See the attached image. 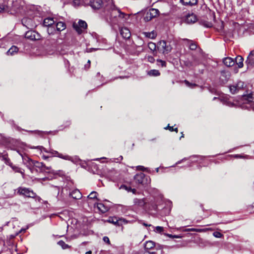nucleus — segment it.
<instances>
[{"mask_svg": "<svg viewBox=\"0 0 254 254\" xmlns=\"http://www.w3.org/2000/svg\"><path fill=\"white\" fill-rule=\"evenodd\" d=\"M17 193L20 195L28 197L33 198L35 196V193L32 190L27 188H19L18 189Z\"/></svg>", "mask_w": 254, "mask_h": 254, "instance_id": "obj_7", "label": "nucleus"}, {"mask_svg": "<svg viewBox=\"0 0 254 254\" xmlns=\"http://www.w3.org/2000/svg\"><path fill=\"white\" fill-rule=\"evenodd\" d=\"M166 128L169 129L171 131H175L176 132H178V128L176 127L175 128H174L173 127H170L169 125Z\"/></svg>", "mask_w": 254, "mask_h": 254, "instance_id": "obj_46", "label": "nucleus"}, {"mask_svg": "<svg viewBox=\"0 0 254 254\" xmlns=\"http://www.w3.org/2000/svg\"><path fill=\"white\" fill-rule=\"evenodd\" d=\"M244 86V82L239 81L236 84L230 85L229 87L230 92L232 94L236 93L239 90L243 88Z\"/></svg>", "mask_w": 254, "mask_h": 254, "instance_id": "obj_9", "label": "nucleus"}, {"mask_svg": "<svg viewBox=\"0 0 254 254\" xmlns=\"http://www.w3.org/2000/svg\"><path fill=\"white\" fill-rule=\"evenodd\" d=\"M184 82L185 83V84H186L187 86H188L189 87L192 88L197 86V84H196L195 83H190L189 81H188L187 80H185L184 81Z\"/></svg>", "mask_w": 254, "mask_h": 254, "instance_id": "obj_38", "label": "nucleus"}, {"mask_svg": "<svg viewBox=\"0 0 254 254\" xmlns=\"http://www.w3.org/2000/svg\"><path fill=\"white\" fill-rule=\"evenodd\" d=\"M244 1V0H238V2H240V4H241Z\"/></svg>", "mask_w": 254, "mask_h": 254, "instance_id": "obj_54", "label": "nucleus"}, {"mask_svg": "<svg viewBox=\"0 0 254 254\" xmlns=\"http://www.w3.org/2000/svg\"><path fill=\"white\" fill-rule=\"evenodd\" d=\"M58 244L60 245L63 249H66L68 248L69 247L68 245L65 244L64 242L62 240H61L58 242Z\"/></svg>", "mask_w": 254, "mask_h": 254, "instance_id": "obj_34", "label": "nucleus"}, {"mask_svg": "<svg viewBox=\"0 0 254 254\" xmlns=\"http://www.w3.org/2000/svg\"><path fill=\"white\" fill-rule=\"evenodd\" d=\"M164 231V228L162 227L157 226L155 228L154 231L156 233H161Z\"/></svg>", "mask_w": 254, "mask_h": 254, "instance_id": "obj_40", "label": "nucleus"}, {"mask_svg": "<svg viewBox=\"0 0 254 254\" xmlns=\"http://www.w3.org/2000/svg\"><path fill=\"white\" fill-rule=\"evenodd\" d=\"M213 235L216 238H221L223 236V235L221 233H220L219 232H217V231L214 232L213 233Z\"/></svg>", "mask_w": 254, "mask_h": 254, "instance_id": "obj_43", "label": "nucleus"}, {"mask_svg": "<svg viewBox=\"0 0 254 254\" xmlns=\"http://www.w3.org/2000/svg\"><path fill=\"white\" fill-rule=\"evenodd\" d=\"M55 23V21L53 18H45L43 22V24L45 26H50Z\"/></svg>", "mask_w": 254, "mask_h": 254, "instance_id": "obj_27", "label": "nucleus"}, {"mask_svg": "<svg viewBox=\"0 0 254 254\" xmlns=\"http://www.w3.org/2000/svg\"><path fill=\"white\" fill-rule=\"evenodd\" d=\"M103 240L104 241V242H105L107 244H108V245L111 244L110 241L109 240V238L108 237H107V236L104 237L103 238Z\"/></svg>", "mask_w": 254, "mask_h": 254, "instance_id": "obj_47", "label": "nucleus"}, {"mask_svg": "<svg viewBox=\"0 0 254 254\" xmlns=\"http://www.w3.org/2000/svg\"><path fill=\"white\" fill-rule=\"evenodd\" d=\"M157 62L160 63L162 67H165L166 66V63L162 60L158 59L157 60Z\"/></svg>", "mask_w": 254, "mask_h": 254, "instance_id": "obj_45", "label": "nucleus"}, {"mask_svg": "<svg viewBox=\"0 0 254 254\" xmlns=\"http://www.w3.org/2000/svg\"><path fill=\"white\" fill-rule=\"evenodd\" d=\"M182 137H184V134L182 133V135L181 136V137H180V138H181Z\"/></svg>", "mask_w": 254, "mask_h": 254, "instance_id": "obj_61", "label": "nucleus"}, {"mask_svg": "<svg viewBox=\"0 0 254 254\" xmlns=\"http://www.w3.org/2000/svg\"><path fill=\"white\" fill-rule=\"evenodd\" d=\"M73 3L75 6H79L80 5H86L82 0H74Z\"/></svg>", "mask_w": 254, "mask_h": 254, "instance_id": "obj_35", "label": "nucleus"}, {"mask_svg": "<svg viewBox=\"0 0 254 254\" xmlns=\"http://www.w3.org/2000/svg\"><path fill=\"white\" fill-rule=\"evenodd\" d=\"M49 153L52 154V155L57 156L59 158L65 159V160H70V157L68 155H63L62 154L59 153L58 151L54 150L53 149H51L49 151Z\"/></svg>", "mask_w": 254, "mask_h": 254, "instance_id": "obj_17", "label": "nucleus"}, {"mask_svg": "<svg viewBox=\"0 0 254 254\" xmlns=\"http://www.w3.org/2000/svg\"><path fill=\"white\" fill-rule=\"evenodd\" d=\"M86 254H91V251H88L86 253Z\"/></svg>", "mask_w": 254, "mask_h": 254, "instance_id": "obj_58", "label": "nucleus"}, {"mask_svg": "<svg viewBox=\"0 0 254 254\" xmlns=\"http://www.w3.org/2000/svg\"><path fill=\"white\" fill-rule=\"evenodd\" d=\"M22 24L28 29H33L35 27V24L31 18L24 17L22 19Z\"/></svg>", "mask_w": 254, "mask_h": 254, "instance_id": "obj_11", "label": "nucleus"}, {"mask_svg": "<svg viewBox=\"0 0 254 254\" xmlns=\"http://www.w3.org/2000/svg\"><path fill=\"white\" fill-rule=\"evenodd\" d=\"M9 165L11 167V168L15 172L20 173L21 174H24L23 172H22L21 169L17 166L12 165V163H9Z\"/></svg>", "mask_w": 254, "mask_h": 254, "instance_id": "obj_33", "label": "nucleus"}, {"mask_svg": "<svg viewBox=\"0 0 254 254\" xmlns=\"http://www.w3.org/2000/svg\"><path fill=\"white\" fill-rule=\"evenodd\" d=\"M34 148H37V149H39L40 151H44V152H47V153H49V151H48L45 148H44L43 146H38L37 147H34Z\"/></svg>", "mask_w": 254, "mask_h": 254, "instance_id": "obj_42", "label": "nucleus"}, {"mask_svg": "<svg viewBox=\"0 0 254 254\" xmlns=\"http://www.w3.org/2000/svg\"><path fill=\"white\" fill-rule=\"evenodd\" d=\"M155 243L151 241H147L144 245V248L146 250H150L155 247Z\"/></svg>", "mask_w": 254, "mask_h": 254, "instance_id": "obj_30", "label": "nucleus"}, {"mask_svg": "<svg viewBox=\"0 0 254 254\" xmlns=\"http://www.w3.org/2000/svg\"><path fill=\"white\" fill-rule=\"evenodd\" d=\"M148 74L151 76H157L160 75V73L158 70L152 69L148 71Z\"/></svg>", "mask_w": 254, "mask_h": 254, "instance_id": "obj_32", "label": "nucleus"}, {"mask_svg": "<svg viewBox=\"0 0 254 254\" xmlns=\"http://www.w3.org/2000/svg\"><path fill=\"white\" fill-rule=\"evenodd\" d=\"M243 100L248 102H252L254 101V93H251L247 95H245L243 97Z\"/></svg>", "mask_w": 254, "mask_h": 254, "instance_id": "obj_24", "label": "nucleus"}, {"mask_svg": "<svg viewBox=\"0 0 254 254\" xmlns=\"http://www.w3.org/2000/svg\"><path fill=\"white\" fill-rule=\"evenodd\" d=\"M18 51V48L15 46H12L6 52L8 56H12L17 53Z\"/></svg>", "mask_w": 254, "mask_h": 254, "instance_id": "obj_25", "label": "nucleus"}, {"mask_svg": "<svg viewBox=\"0 0 254 254\" xmlns=\"http://www.w3.org/2000/svg\"><path fill=\"white\" fill-rule=\"evenodd\" d=\"M97 208L102 213H105L108 210V207L101 203H97Z\"/></svg>", "mask_w": 254, "mask_h": 254, "instance_id": "obj_29", "label": "nucleus"}, {"mask_svg": "<svg viewBox=\"0 0 254 254\" xmlns=\"http://www.w3.org/2000/svg\"><path fill=\"white\" fill-rule=\"evenodd\" d=\"M42 158H43V159H44V160H46V159H47L49 158V157H48V156H45V155H42Z\"/></svg>", "mask_w": 254, "mask_h": 254, "instance_id": "obj_51", "label": "nucleus"}, {"mask_svg": "<svg viewBox=\"0 0 254 254\" xmlns=\"http://www.w3.org/2000/svg\"><path fill=\"white\" fill-rule=\"evenodd\" d=\"M159 48L163 50V53L164 54H168L171 52L172 47L170 45H167L165 41H161L158 43Z\"/></svg>", "mask_w": 254, "mask_h": 254, "instance_id": "obj_10", "label": "nucleus"}, {"mask_svg": "<svg viewBox=\"0 0 254 254\" xmlns=\"http://www.w3.org/2000/svg\"><path fill=\"white\" fill-rule=\"evenodd\" d=\"M159 11L157 9L151 8L148 11L144 19L145 21H149L159 15Z\"/></svg>", "mask_w": 254, "mask_h": 254, "instance_id": "obj_5", "label": "nucleus"}, {"mask_svg": "<svg viewBox=\"0 0 254 254\" xmlns=\"http://www.w3.org/2000/svg\"><path fill=\"white\" fill-rule=\"evenodd\" d=\"M27 162L29 163V165L35 168L37 172H48L47 171H50L51 169V167L46 166L43 163L33 160L28 157L27 158Z\"/></svg>", "mask_w": 254, "mask_h": 254, "instance_id": "obj_2", "label": "nucleus"}, {"mask_svg": "<svg viewBox=\"0 0 254 254\" xmlns=\"http://www.w3.org/2000/svg\"><path fill=\"white\" fill-rule=\"evenodd\" d=\"M235 158H244V157H243V156H241L240 155H238V154L236 155L235 156Z\"/></svg>", "mask_w": 254, "mask_h": 254, "instance_id": "obj_50", "label": "nucleus"}, {"mask_svg": "<svg viewBox=\"0 0 254 254\" xmlns=\"http://www.w3.org/2000/svg\"><path fill=\"white\" fill-rule=\"evenodd\" d=\"M223 63L227 66H232L235 64V61L233 59L230 57H227L223 59Z\"/></svg>", "mask_w": 254, "mask_h": 254, "instance_id": "obj_21", "label": "nucleus"}, {"mask_svg": "<svg viewBox=\"0 0 254 254\" xmlns=\"http://www.w3.org/2000/svg\"><path fill=\"white\" fill-rule=\"evenodd\" d=\"M197 21L196 16L193 14H189L186 18V22L188 24H192L195 23Z\"/></svg>", "mask_w": 254, "mask_h": 254, "instance_id": "obj_16", "label": "nucleus"}, {"mask_svg": "<svg viewBox=\"0 0 254 254\" xmlns=\"http://www.w3.org/2000/svg\"><path fill=\"white\" fill-rule=\"evenodd\" d=\"M167 236H168L169 237H173V236L172 235H170V234H167Z\"/></svg>", "mask_w": 254, "mask_h": 254, "instance_id": "obj_59", "label": "nucleus"}, {"mask_svg": "<svg viewBox=\"0 0 254 254\" xmlns=\"http://www.w3.org/2000/svg\"><path fill=\"white\" fill-rule=\"evenodd\" d=\"M25 37L30 40H39L41 39V36L35 31H28L26 32Z\"/></svg>", "mask_w": 254, "mask_h": 254, "instance_id": "obj_6", "label": "nucleus"}, {"mask_svg": "<svg viewBox=\"0 0 254 254\" xmlns=\"http://www.w3.org/2000/svg\"><path fill=\"white\" fill-rule=\"evenodd\" d=\"M73 27L78 34H81L87 27V24L85 21L79 20L77 23H73Z\"/></svg>", "mask_w": 254, "mask_h": 254, "instance_id": "obj_3", "label": "nucleus"}, {"mask_svg": "<svg viewBox=\"0 0 254 254\" xmlns=\"http://www.w3.org/2000/svg\"><path fill=\"white\" fill-rule=\"evenodd\" d=\"M86 5L90 6L94 9H100L103 4L102 0H82Z\"/></svg>", "mask_w": 254, "mask_h": 254, "instance_id": "obj_4", "label": "nucleus"}, {"mask_svg": "<svg viewBox=\"0 0 254 254\" xmlns=\"http://www.w3.org/2000/svg\"><path fill=\"white\" fill-rule=\"evenodd\" d=\"M183 5L186 6H192L196 5L197 3V0H180Z\"/></svg>", "mask_w": 254, "mask_h": 254, "instance_id": "obj_20", "label": "nucleus"}, {"mask_svg": "<svg viewBox=\"0 0 254 254\" xmlns=\"http://www.w3.org/2000/svg\"><path fill=\"white\" fill-rule=\"evenodd\" d=\"M70 195L74 199H79L82 197V194L78 190H74L70 193Z\"/></svg>", "mask_w": 254, "mask_h": 254, "instance_id": "obj_19", "label": "nucleus"}, {"mask_svg": "<svg viewBox=\"0 0 254 254\" xmlns=\"http://www.w3.org/2000/svg\"><path fill=\"white\" fill-rule=\"evenodd\" d=\"M186 65L190 67L193 65V64L190 62H186Z\"/></svg>", "mask_w": 254, "mask_h": 254, "instance_id": "obj_49", "label": "nucleus"}, {"mask_svg": "<svg viewBox=\"0 0 254 254\" xmlns=\"http://www.w3.org/2000/svg\"><path fill=\"white\" fill-rule=\"evenodd\" d=\"M139 167L141 170H143L144 169V167L143 166H139Z\"/></svg>", "mask_w": 254, "mask_h": 254, "instance_id": "obj_57", "label": "nucleus"}, {"mask_svg": "<svg viewBox=\"0 0 254 254\" xmlns=\"http://www.w3.org/2000/svg\"><path fill=\"white\" fill-rule=\"evenodd\" d=\"M133 194H135L136 193V190L135 189H131V191Z\"/></svg>", "mask_w": 254, "mask_h": 254, "instance_id": "obj_52", "label": "nucleus"}, {"mask_svg": "<svg viewBox=\"0 0 254 254\" xmlns=\"http://www.w3.org/2000/svg\"><path fill=\"white\" fill-rule=\"evenodd\" d=\"M10 5H8V1L7 2V5L5 4V2L3 3L0 4V12H9L10 11Z\"/></svg>", "mask_w": 254, "mask_h": 254, "instance_id": "obj_23", "label": "nucleus"}, {"mask_svg": "<svg viewBox=\"0 0 254 254\" xmlns=\"http://www.w3.org/2000/svg\"><path fill=\"white\" fill-rule=\"evenodd\" d=\"M147 60H148V62H149L151 63H153L155 62L154 58L151 56H148Z\"/></svg>", "mask_w": 254, "mask_h": 254, "instance_id": "obj_48", "label": "nucleus"}, {"mask_svg": "<svg viewBox=\"0 0 254 254\" xmlns=\"http://www.w3.org/2000/svg\"><path fill=\"white\" fill-rule=\"evenodd\" d=\"M120 189H124L127 191L128 192H129L131 191V188L129 186H127L125 185H122L120 187Z\"/></svg>", "mask_w": 254, "mask_h": 254, "instance_id": "obj_39", "label": "nucleus"}, {"mask_svg": "<svg viewBox=\"0 0 254 254\" xmlns=\"http://www.w3.org/2000/svg\"><path fill=\"white\" fill-rule=\"evenodd\" d=\"M59 175H63L62 172H61L60 171Z\"/></svg>", "mask_w": 254, "mask_h": 254, "instance_id": "obj_60", "label": "nucleus"}, {"mask_svg": "<svg viewBox=\"0 0 254 254\" xmlns=\"http://www.w3.org/2000/svg\"><path fill=\"white\" fill-rule=\"evenodd\" d=\"M125 14L122 12L119 9L113 10L111 12V16L114 17H119L120 18H123Z\"/></svg>", "mask_w": 254, "mask_h": 254, "instance_id": "obj_22", "label": "nucleus"}, {"mask_svg": "<svg viewBox=\"0 0 254 254\" xmlns=\"http://www.w3.org/2000/svg\"><path fill=\"white\" fill-rule=\"evenodd\" d=\"M134 254H143V252H136Z\"/></svg>", "mask_w": 254, "mask_h": 254, "instance_id": "obj_56", "label": "nucleus"}, {"mask_svg": "<svg viewBox=\"0 0 254 254\" xmlns=\"http://www.w3.org/2000/svg\"><path fill=\"white\" fill-rule=\"evenodd\" d=\"M97 192L96 191L91 192L88 196V198L89 199H93L97 198Z\"/></svg>", "mask_w": 254, "mask_h": 254, "instance_id": "obj_36", "label": "nucleus"}, {"mask_svg": "<svg viewBox=\"0 0 254 254\" xmlns=\"http://www.w3.org/2000/svg\"><path fill=\"white\" fill-rule=\"evenodd\" d=\"M65 24L63 22H59L56 24V28L59 31H63L65 29Z\"/></svg>", "mask_w": 254, "mask_h": 254, "instance_id": "obj_28", "label": "nucleus"}, {"mask_svg": "<svg viewBox=\"0 0 254 254\" xmlns=\"http://www.w3.org/2000/svg\"><path fill=\"white\" fill-rule=\"evenodd\" d=\"M8 5H10V14L22 13L24 11V2L22 0H10Z\"/></svg>", "mask_w": 254, "mask_h": 254, "instance_id": "obj_1", "label": "nucleus"}, {"mask_svg": "<svg viewBox=\"0 0 254 254\" xmlns=\"http://www.w3.org/2000/svg\"><path fill=\"white\" fill-rule=\"evenodd\" d=\"M143 34L146 37L151 39H154L156 37V34L153 31L151 32H144Z\"/></svg>", "mask_w": 254, "mask_h": 254, "instance_id": "obj_31", "label": "nucleus"}, {"mask_svg": "<svg viewBox=\"0 0 254 254\" xmlns=\"http://www.w3.org/2000/svg\"><path fill=\"white\" fill-rule=\"evenodd\" d=\"M230 77V73L228 71H222L220 76V80L222 83L225 84L227 82Z\"/></svg>", "mask_w": 254, "mask_h": 254, "instance_id": "obj_13", "label": "nucleus"}, {"mask_svg": "<svg viewBox=\"0 0 254 254\" xmlns=\"http://www.w3.org/2000/svg\"><path fill=\"white\" fill-rule=\"evenodd\" d=\"M245 63L248 68L252 67L254 66V50L252 51L250 53Z\"/></svg>", "mask_w": 254, "mask_h": 254, "instance_id": "obj_12", "label": "nucleus"}, {"mask_svg": "<svg viewBox=\"0 0 254 254\" xmlns=\"http://www.w3.org/2000/svg\"><path fill=\"white\" fill-rule=\"evenodd\" d=\"M148 47L149 49L152 52H154L156 50V45L154 43H152V42L149 43L148 44Z\"/></svg>", "mask_w": 254, "mask_h": 254, "instance_id": "obj_37", "label": "nucleus"}, {"mask_svg": "<svg viewBox=\"0 0 254 254\" xmlns=\"http://www.w3.org/2000/svg\"><path fill=\"white\" fill-rule=\"evenodd\" d=\"M133 203L134 205L137 207H143L146 203V202L144 198L138 199L136 198L133 199Z\"/></svg>", "mask_w": 254, "mask_h": 254, "instance_id": "obj_18", "label": "nucleus"}, {"mask_svg": "<svg viewBox=\"0 0 254 254\" xmlns=\"http://www.w3.org/2000/svg\"><path fill=\"white\" fill-rule=\"evenodd\" d=\"M185 231H195V232H203L204 230L203 229H200L192 228V229H186Z\"/></svg>", "mask_w": 254, "mask_h": 254, "instance_id": "obj_41", "label": "nucleus"}, {"mask_svg": "<svg viewBox=\"0 0 254 254\" xmlns=\"http://www.w3.org/2000/svg\"><path fill=\"white\" fill-rule=\"evenodd\" d=\"M142 225L145 226H146V227H147V226H149V227L151 226V224H149L148 225V224H146V223H145L144 222L142 223Z\"/></svg>", "mask_w": 254, "mask_h": 254, "instance_id": "obj_53", "label": "nucleus"}, {"mask_svg": "<svg viewBox=\"0 0 254 254\" xmlns=\"http://www.w3.org/2000/svg\"><path fill=\"white\" fill-rule=\"evenodd\" d=\"M107 221L118 226H122L123 224H127L128 223V221L125 219H118L117 217H110Z\"/></svg>", "mask_w": 254, "mask_h": 254, "instance_id": "obj_8", "label": "nucleus"}, {"mask_svg": "<svg viewBox=\"0 0 254 254\" xmlns=\"http://www.w3.org/2000/svg\"><path fill=\"white\" fill-rule=\"evenodd\" d=\"M206 26L207 27H210L212 26V24L211 23H208L206 25Z\"/></svg>", "mask_w": 254, "mask_h": 254, "instance_id": "obj_55", "label": "nucleus"}, {"mask_svg": "<svg viewBox=\"0 0 254 254\" xmlns=\"http://www.w3.org/2000/svg\"><path fill=\"white\" fill-rule=\"evenodd\" d=\"M197 48V45L195 43H191L190 45V49L191 50H195Z\"/></svg>", "mask_w": 254, "mask_h": 254, "instance_id": "obj_44", "label": "nucleus"}, {"mask_svg": "<svg viewBox=\"0 0 254 254\" xmlns=\"http://www.w3.org/2000/svg\"><path fill=\"white\" fill-rule=\"evenodd\" d=\"M145 175L143 173H140L136 174L134 179L135 182L138 184H143L145 181Z\"/></svg>", "mask_w": 254, "mask_h": 254, "instance_id": "obj_14", "label": "nucleus"}, {"mask_svg": "<svg viewBox=\"0 0 254 254\" xmlns=\"http://www.w3.org/2000/svg\"><path fill=\"white\" fill-rule=\"evenodd\" d=\"M120 33L122 37L126 39H129L131 36L129 30L126 27L122 28L120 30Z\"/></svg>", "mask_w": 254, "mask_h": 254, "instance_id": "obj_15", "label": "nucleus"}, {"mask_svg": "<svg viewBox=\"0 0 254 254\" xmlns=\"http://www.w3.org/2000/svg\"><path fill=\"white\" fill-rule=\"evenodd\" d=\"M88 63H89V64H90V60H88Z\"/></svg>", "mask_w": 254, "mask_h": 254, "instance_id": "obj_62", "label": "nucleus"}, {"mask_svg": "<svg viewBox=\"0 0 254 254\" xmlns=\"http://www.w3.org/2000/svg\"><path fill=\"white\" fill-rule=\"evenodd\" d=\"M243 58L241 56H238L236 59L235 62L238 65L239 68H241L243 66Z\"/></svg>", "mask_w": 254, "mask_h": 254, "instance_id": "obj_26", "label": "nucleus"}]
</instances>
